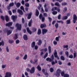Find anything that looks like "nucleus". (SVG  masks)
<instances>
[{
    "instance_id": "obj_1",
    "label": "nucleus",
    "mask_w": 77,
    "mask_h": 77,
    "mask_svg": "<svg viewBox=\"0 0 77 77\" xmlns=\"http://www.w3.org/2000/svg\"><path fill=\"white\" fill-rule=\"evenodd\" d=\"M15 26L17 27V29L18 30H21L22 26L21 24H19L18 23H17L16 24Z\"/></svg>"
},
{
    "instance_id": "obj_2",
    "label": "nucleus",
    "mask_w": 77,
    "mask_h": 77,
    "mask_svg": "<svg viewBox=\"0 0 77 77\" xmlns=\"http://www.w3.org/2000/svg\"><path fill=\"white\" fill-rule=\"evenodd\" d=\"M51 58H49V57H48L46 59V60L47 61H49V62H52V61H53L54 60V55H53V54H52V56H51Z\"/></svg>"
},
{
    "instance_id": "obj_3",
    "label": "nucleus",
    "mask_w": 77,
    "mask_h": 77,
    "mask_svg": "<svg viewBox=\"0 0 77 77\" xmlns=\"http://www.w3.org/2000/svg\"><path fill=\"white\" fill-rule=\"evenodd\" d=\"M76 21H77V15H76V14H74L73 17V21L74 24H75V22H76Z\"/></svg>"
},
{
    "instance_id": "obj_4",
    "label": "nucleus",
    "mask_w": 77,
    "mask_h": 77,
    "mask_svg": "<svg viewBox=\"0 0 77 77\" xmlns=\"http://www.w3.org/2000/svg\"><path fill=\"white\" fill-rule=\"evenodd\" d=\"M48 32V29H43L42 30V34L43 35H44L45 34H46Z\"/></svg>"
},
{
    "instance_id": "obj_5",
    "label": "nucleus",
    "mask_w": 77,
    "mask_h": 77,
    "mask_svg": "<svg viewBox=\"0 0 77 77\" xmlns=\"http://www.w3.org/2000/svg\"><path fill=\"white\" fill-rule=\"evenodd\" d=\"M35 67L33 66L30 70V72L31 74H33L35 72Z\"/></svg>"
},
{
    "instance_id": "obj_6",
    "label": "nucleus",
    "mask_w": 77,
    "mask_h": 77,
    "mask_svg": "<svg viewBox=\"0 0 77 77\" xmlns=\"http://www.w3.org/2000/svg\"><path fill=\"white\" fill-rule=\"evenodd\" d=\"M54 55L55 57L56 58H57V59L58 60L59 59V58L58 57V55H57V51H56V50H55L54 51Z\"/></svg>"
},
{
    "instance_id": "obj_7",
    "label": "nucleus",
    "mask_w": 77,
    "mask_h": 77,
    "mask_svg": "<svg viewBox=\"0 0 77 77\" xmlns=\"http://www.w3.org/2000/svg\"><path fill=\"white\" fill-rule=\"evenodd\" d=\"M12 24H13V23L12 22H8V23H7L6 24V26L8 27H11V26H12Z\"/></svg>"
},
{
    "instance_id": "obj_8",
    "label": "nucleus",
    "mask_w": 77,
    "mask_h": 77,
    "mask_svg": "<svg viewBox=\"0 0 77 77\" xmlns=\"http://www.w3.org/2000/svg\"><path fill=\"white\" fill-rule=\"evenodd\" d=\"M11 77V73L10 72H6L5 77Z\"/></svg>"
},
{
    "instance_id": "obj_9",
    "label": "nucleus",
    "mask_w": 77,
    "mask_h": 77,
    "mask_svg": "<svg viewBox=\"0 0 77 77\" xmlns=\"http://www.w3.org/2000/svg\"><path fill=\"white\" fill-rule=\"evenodd\" d=\"M47 27V25L45 23L42 24L40 25V27L41 29H43V28H45Z\"/></svg>"
},
{
    "instance_id": "obj_10",
    "label": "nucleus",
    "mask_w": 77,
    "mask_h": 77,
    "mask_svg": "<svg viewBox=\"0 0 77 77\" xmlns=\"http://www.w3.org/2000/svg\"><path fill=\"white\" fill-rule=\"evenodd\" d=\"M17 12L20 15H23V11L20 9L17 10Z\"/></svg>"
},
{
    "instance_id": "obj_11",
    "label": "nucleus",
    "mask_w": 77,
    "mask_h": 77,
    "mask_svg": "<svg viewBox=\"0 0 77 77\" xmlns=\"http://www.w3.org/2000/svg\"><path fill=\"white\" fill-rule=\"evenodd\" d=\"M26 30L27 32L30 34V35H32V32L30 30V29H29V28L27 27L26 28Z\"/></svg>"
},
{
    "instance_id": "obj_12",
    "label": "nucleus",
    "mask_w": 77,
    "mask_h": 77,
    "mask_svg": "<svg viewBox=\"0 0 77 77\" xmlns=\"http://www.w3.org/2000/svg\"><path fill=\"white\" fill-rule=\"evenodd\" d=\"M7 34L8 35H9L10 34H11L12 32V30L10 29L9 30H7Z\"/></svg>"
},
{
    "instance_id": "obj_13",
    "label": "nucleus",
    "mask_w": 77,
    "mask_h": 77,
    "mask_svg": "<svg viewBox=\"0 0 77 77\" xmlns=\"http://www.w3.org/2000/svg\"><path fill=\"white\" fill-rule=\"evenodd\" d=\"M23 39L25 41H27L28 40V38L27 37V35H23Z\"/></svg>"
},
{
    "instance_id": "obj_14",
    "label": "nucleus",
    "mask_w": 77,
    "mask_h": 77,
    "mask_svg": "<svg viewBox=\"0 0 77 77\" xmlns=\"http://www.w3.org/2000/svg\"><path fill=\"white\" fill-rule=\"evenodd\" d=\"M48 53L49 54H50L51 53V48L50 46H49L48 47Z\"/></svg>"
},
{
    "instance_id": "obj_15",
    "label": "nucleus",
    "mask_w": 77,
    "mask_h": 77,
    "mask_svg": "<svg viewBox=\"0 0 77 77\" xmlns=\"http://www.w3.org/2000/svg\"><path fill=\"white\" fill-rule=\"evenodd\" d=\"M32 15V13H29L28 14V20H29L30 19V18H31Z\"/></svg>"
},
{
    "instance_id": "obj_16",
    "label": "nucleus",
    "mask_w": 77,
    "mask_h": 77,
    "mask_svg": "<svg viewBox=\"0 0 77 77\" xmlns=\"http://www.w3.org/2000/svg\"><path fill=\"white\" fill-rule=\"evenodd\" d=\"M36 44L35 43V42H33L31 44V47L32 48H34L35 46V45Z\"/></svg>"
},
{
    "instance_id": "obj_17",
    "label": "nucleus",
    "mask_w": 77,
    "mask_h": 77,
    "mask_svg": "<svg viewBox=\"0 0 77 77\" xmlns=\"http://www.w3.org/2000/svg\"><path fill=\"white\" fill-rule=\"evenodd\" d=\"M42 43V40L39 39L38 40V45H41Z\"/></svg>"
},
{
    "instance_id": "obj_18",
    "label": "nucleus",
    "mask_w": 77,
    "mask_h": 77,
    "mask_svg": "<svg viewBox=\"0 0 77 77\" xmlns=\"http://www.w3.org/2000/svg\"><path fill=\"white\" fill-rule=\"evenodd\" d=\"M16 4H15V5H16ZM16 6L17 8H20V6H21V3H20L19 2L17 3V4H16Z\"/></svg>"
},
{
    "instance_id": "obj_19",
    "label": "nucleus",
    "mask_w": 77,
    "mask_h": 77,
    "mask_svg": "<svg viewBox=\"0 0 77 77\" xmlns=\"http://www.w3.org/2000/svg\"><path fill=\"white\" fill-rule=\"evenodd\" d=\"M37 33L38 35H40V34H41V30L40 29H38Z\"/></svg>"
},
{
    "instance_id": "obj_20",
    "label": "nucleus",
    "mask_w": 77,
    "mask_h": 77,
    "mask_svg": "<svg viewBox=\"0 0 77 77\" xmlns=\"http://www.w3.org/2000/svg\"><path fill=\"white\" fill-rule=\"evenodd\" d=\"M35 12H36V16L37 17H38V16L39 15V11H38V10H37V9H36Z\"/></svg>"
},
{
    "instance_id": "obj_21",
    "label": "nucleus",
    "mask_w": 77,
    "mask_h": 77,
    "mask_svg": "<svg viewBox=\"0 0 77 77\" xmlns=\"http://www.w3.org/2000/svg\"><path fill=\"white\" fill-rule=\"evenodd\" d=\"M54 5L55 6H58V7H60V4L58 2H56L55 3Z\"/></svg>"
},
{
    "instance_id": "obj_22",
    "label": "nucleus",
    "mask_w": 77,
    "mask_h": 77,
    "mask_svg": "<svg viewBox=\"0 0 77 77\" xmlns=\"http://www.w3.org/2000/svg\"><path fill=\"white\" fill-rule=\"evenodd\" d=\"M68 19V16H63L62 18L63 20H67Z\"/></svg>"
},
{
    "instance_id": "obj_23",
    "label": "nucleus",
    "mask_w": 77,
    "mask_h": 77,
    "mask_svg": "<svg viewBox=\"0 0 77 77\" xmlns=\"http://www.w3.org/2000/svg\"><path fill=\"white\" fill-rule=\"evenodd\" d=\"M11 18L13 20H15V19H17V17H15L14 15H12L11 16Z\"/></svg>"
},
{
    "instance_id": "obj_24",
    "label": "nucleus",
    "mask_w": 77,
    "mask_h": 77,
    "mask_svg": "<svg viewBox=\"0 0 77 77\" xmlns=\"http://www.w3.org/2000/svg\"><path fill=\"white\" fill-rule=\"evenodd\" d=\"M66 22L67 24H71V19L67 20Z\"/></svg>"
},
{
    "instance_id": "obj_25",
    "label": "nucleus",
    "mask_w": 77,
    "mask_h": 77,
    "mask_svg": "<svg viewBox=\"0 0 77 77\" xmlns=\"http://www.w3.org/2000/svg\"><path fill=\"white\" fill-rule=\"evenodd\" d=\"M37 68L39 71H41V67L39 66V65H38V66L37 67Z\"/></svg>"
},
{
    "instance_id": "obj_26",
    "label": "nucleus",
    "mask_w": 77,
    "mask_h": 77,
    "mask_svg": "<svg viewBox=\"0 0 77 77\" xmlns=\"http://www.w3.org/2000/svg\"><path fill=\"white\" fill-rule=\"evenodd\" d=\"M32 23V20L31 19L30 21H29V22L28 23L29 26V27H31Z\"/></svg>"
},
{
    "instance_id": "obj_27",
    "label": "nucleus",
    "mask_w": 77,
    "mask_h": 77,
    "mask_svg": "<svg viewBox=\"0 0 77 77\" xmlns=\"http://www.w3.org/2000/svg\"><path fill=\"white\" fill-rule=\"evenodd\" d=\"M14 38L15 40H16V39H17L18 38V36L17 34H15L14 36Z\"/></svg>"
},
{
    "instance_id": "obj_28",
    "label": "nucleus",
    "mask_w": 77,
    "mask_h": 77,
    "mask_svg": "<svg viewBox=\"0 0 77 77\" xmlns=\"http://www.w3.org/2000/svg\"><path fill=\"white\" fill-rule=\"evenodd\" d=\"M57 23H61V24H63V21L62 20H57Z\"/></svg>"
},
{
    "instance_id": "obj_29",
    "label": "nucleus",
    "mask_w": 77,
    "mask_h": 77,
    "mask_svg": "<svg viewBox=\"0 0 77 77\" xmlns=\"http://www.w3.org/2000/svg\"><path fill=\"white\" fill-rule=\"evenodd\" d=\"M48 52L46 53L45 55L44 56V59H45L47 57V56H48Z\"/></svg>"
},
{
    "instance_id": "obj_30",
    "label": "nucleus",
    "mask_w": 77,
    "mask_h": 77,
    "mask_svg": "<svg viewBox=\"0 0 77 77\" xmlns=\"http://www.w3.org/2000/svg\"><path fill=\"white\" fill-rule=\"evenodd\" d=\"M32 30L33 32H35L37 30V29L35 27H33Z\"/></svg>"
},
{
    "instance_id": "obj_31",
    "label": "nucleus",
    "mask_w": 77,
    "mask_h": 77,
    "mask_svg": "<svg viewBox=\"0 0 77 77\" xmlns=\"http://www.w3.org/2000/svg\"><path fill=\"white\" fill-rule=\"evenodd\" d=\"M55 26L57 29L59 27V24L57 23H56L55 25Z\"/></svg>"
},
{
    "instance_id": "obj_32",
    "label": "nucleus",
    "mask_w": 77,
    "mask_h": 77,
    "mask_svg": "<svg viewBox=\"0 0 77 77\" xmlns=\"http://www.w3.org/2000/svg\"><path fill=\"white\" fill-rule=\"evenodd\" d=\"M52 14L53 15H56V14H57V11H54L52 12Z\"/></svg>"
},
{
    "instance_id": "obj_33",
    "label": "nucleus",
    "mask_w": 77,
    "mask_h": 77,
    "mask_svg": "<svg viewBox=\"0 0 77 77\" xmlns=\"http://www.w3.org/2000/svg\"><path fill=\"white\" fill-rule=\"evenodd\" d=\"M5 20L7 22H8L9 21V17H8V16H5Z\"/></svg>"
},
{
    "instance_id": "obj_34",
    "label": "nucleus",
    "mask_w": 77,
    "mask_h": 77,
    "mask_svg": "<svg viewBox=\"0 0 77 77\" xmlns=\"http://www.w3.org/2000/svg\"><path fill=\"white\" fill-rule=\"evenodd\" d=\"M55 10H57V7H53L52 8V11H54Z\"/></svg>"
},
{
    "instance_id": "obj_35",
    "label": "nucleus",
    "mask_w": 77,
    "mask_h": 77,
    "mask_svg": "<svg viewBox=\"0 0 77 77\" xmlns=\"http://www.w3.org/2000/svg\"><path fill=\"white\" fill-rule=\"evenodd\" d=\"M27 58V54H25L23 58V59H24V60H26Z\"/></svg>"
},
{
    "instance_id": "obj_36",
    "label": "nucleus",
    "mask_w": 77,
    "mask_h": 77,
    "mask_svg": "<svg viewBox=\"0 0 77 77\" xmlns=\"http://www.w3.org/2000/svg\"><path fill=\"white\" fill-rule=\"evenodd\" d=\"M9 6L10 7H11L12 6H14V2L10 3L9 4Z\"/></svg>"
},
{
    "instance_id": "obj_37",
    "label": "nucleus",
    "mask_w": 77,
    "mask_h": 77,
    "mask_svg": "<svg viewBox=\"0 0 77 77\" xmlns=\"http://www.w3.org/2000/svg\"><path fill=\"white\" fill-rule=\"evenodd\" d=\"M64 77H69V75L67 73H66L64 74Z\"/></svg>"
},
{
    "instance_id": "obj_38",
    "label": "nucleus",
    "mask_w": 77,
    "mask_h": 77,
    "mask_svg": "<svg viewBox=\"0 0 77 77\" xmlns=\"http://www.w3.org/2000/svg\"><path fill=\"white\" fill-rule=\"evenodd\" d=\"M50 71L51 72H54V69L53 68L51 67L50 69Z\"/></svg>"
},
{
    "instance_id": "obj_39",
    "label": "nucleus",
    "mask_w": 77,
    "mask_h": 77,
    "mask_svg": "<svg viewBox=\"0 0 77 77\" xmlns=\"http://www.w3.org/2000/svg\"><path fill=\"white\" fill-rule=\"evenodd\" d=\"M61 59L62 60H65V57L61 55Z\"/></svg>"
},
{
    "instance_id": "obj_40",
    "label": "nucleus",
    "mask_w": 77,
    "mask_h": 77,
    "mask_svg": "<svg viewBox=\"0 0 77 77\" xmlns=\"http://www.w3.org/2000/svg\"><path fill=\"white\" fill-rule=\"evenodd\" d=\"M26 7L29 8V3H26L25 5Z\"/></svg>"
},
{
    "instance_id": "obj_41",
    "label": "nucleus",
    "mask_w": 77,
    "mask_h": 77,
    "mask_svg": "<svg viewBox=\"0 0 77 77\" xmlns=\"http://www.w3.org/2000/svg\"><path fill=\"white\" fill-rule=\"evenodd\" d=\"M65 53L67 57H68L69 56V53L68 51H66L65 52Z\"/></svg>"
},
{
    "instance_id": "obj_42",
    "label": "nucleus",
    "mask_w": 77,
    "mask_h": 77,
    "mask_svg": "<svg viewBox=\"0 0 77 77\" xmlns=\"http://www.w3.org/2000/svg\"><path fill=\"white\" fill-rule=\"evenodd\" d=\"M5 44L4 43V42L3 41H2V42H0V46H1V45H2V46H4Z\"/></svg>"
},
{
    "instance_id": "obj_43",
    "label": "nucleus",
    "mask_w": 77,
    "mask_h": 77,
    "mask_svg": "<svg viewBox=\"0 0 77 77\" xmlns=\"http://www.w3.org/2000/svg\"><path fill=\"white\" fill-rule=\"evenodd\" d=\"M61 74L62 77H63L64 76V75L65 74V72H62L61 73Z\"/></svg>"
},
{
    "instance_id": "obj_44",
    "label": "nucleus",
    "mask_w": 77,
    "mask_h": 77,
    "mask_svg": "<svg viewBox=\"0 0 77 77\" xmlns=\"http://www.w3.org/2000/svg\"><path fill=\"white\" fill-rule=\"evenodd\" d=\"M9 42L10 44H12V43L14 42V40H9Z\"/></svg>"
},
{
    "instance_id": "obj_45",
    "label": "nucleus",
    "mask_w": 77,
    "mask_h": 77,
    "mask_svg": "<svg viewBox=\"0 0 77 77\" xmlns=\"http://www.w3.org/2000/svg\"><path fill=\"white\" fill-rule=\"evenodd\" d=\"M57 18L58 20H60V18H61V14H59Z\"/></svg>"
},
{
    "instance_id": "obj_46",
    "label": "nucleus",
    "mask_w": 77,
    "mask_h": 77,
    "mask_svg": "<svg viewBox=\"0 0 77 77\" xmlns=\"http://www.w3.org/2000/svg\"><path fill=\"white\" fill-rule=\"evenodd\" d=\"M48 19L50 23H51V21H52V19L50 18V17H48Z\"/></svg>"
},
{
    "instance_id": "obj_47",
    "label": "nucleus",
    "mask_w": 77,
    "mask_h": 77,
    "mask_svg": "<svg viewBox=\"0 0 77 77\" xmlns=\"http://www.w3.org/2000/svg\"><path fill=\"white\" fill-rule=\"evenodd\" d=\"M42 14H40L39 15V18L40 20L42 18Z\"/></svg>"
},
{
    "instance_id": "obj_48",
    "label": "nucleus",
    "mask_w": 77,
    "mask_h": 77,
    "mask_svg": "<svg viewBox=\"0 0 77 77\" xmlns=\"http://www.w3.org/2000/svg\"><path fill=\"white\" fill-rule=\"evenodd\" d=\"M69 57L70 59H72L73 58V55L72 54H71L69 56Z\"/></svg>"
},
{
    "instance_id": "obj_49",
    "label": "nucleus",
    "mask_w": 77,
    "mask_h": 77,
    "mask_svg": "<svg viewBox=\"0 0 77 77\" xmlns=\"http://www.w3.org/2000/svg\"><path fill=\"white\" fill-rule=\"evenodd\" d=\"M44 74L47 77H48V73L45 72L44 73Z\"/></svg>"
},
{
    "instance_id": "obj_50",
    "label": "nucleus",
    "mask_w": 77,
    "mask_h": 77,
    "mask_svg": "<svg viewBox=\"0 0 77 77\" xmlns=\"http://www.w3.org/2000/svg\"><path fill=\"white\" fill-rule=\"evenodd\" d=\"M66 5H67V3L66 2H63L62 3V6H65Z\"/></svg>"
},
{
    "instance_id": "obj_51",
    "label": "nucleus",
    "mask_w": 77,
    "mask_h": 77,
    "mask_svg": "<svg viewBox=\"0 0 77 77\" xmlns=\"http://www.w3.org/2000/svg\"><path fill=\"white\" fill-rule=\"evenodd\" d=\"M22 22L23 24H24V23L25 22V20H24V18H22Z\"/></svg>"
},
{
    "instance_id": "obj_52",
    "label": "nucleus",
    "mask_w": 77,
    "mask_h": 77,
    "mask_svg": "<svg viewBox=\"0 0 77 77\" xmlns=\"http://www.w3.org/2000/svg\"><path fill=\"white\" fill-rule=\"evenodd\" d=\"M57 72L58 73H59L60 74V73L61 72V70L59 69H58L57 71Z\"/></svg>"
},
{
    "instance_id": "obj_53",
    "label": "nucleus",
    "mask_w": 77,
    "mask_h": 77,
    "mask_svg": "<svg viewBox=\"0 0 77 77\" xmlns=\"http://www.w3.org/2000/svg\"><path fill=\"white\" fill-rule=\"evenodd\" d=\"M12 12L13 14H15V13H16L17 12V10L15 9L13 10Z\"/></svg>"
},
{
    "instance_id": "obj_54",
    "label": "nucleus",
    "mask_w": 77,
    "mask_h": 77,
    "mask_svg": "<svg viewBox=\"0 0 77 77\" xmlns=\"http://www.w3.org/2000/svg\"><path fill=\"white\" fill-rule=\"evenodd\" d=\"M45 20V18H44V17H42V22H44Z\"/></svg>"
},
{
    "instance_id": "obj_55",
    "label": "nucleus",
    "mask_w": 77,
    "mask_h": 77,
    "mask_svg": "<svg viewBox=\"0 0 77 77\" xmlns=\"http://www.w3.org/2000/svg\"><path fill=\"white\" fill-rule=\"evenodd\" d=\"M25 3V2H24V1L23 0H22L21 2V4H22V5H24Z\"/></svg>"
},
{
    "instance_id": "obj_56",
    "label": "nucleus",
    "mask_w": 77,
    "mask_h": 77,
    "mask_svg": "<svg viewBox=\"0 0 77 77\" xmlns=\"http://www.w3.org/2000/svg\"><path fill=\"white\" fill-rule=\"evenodd\" d=\"M53 44L54 45H57V42L56 41H53Z\"/></svg>"
},
{
    "instance_id": "obj_57",
    "label": "nucleus",
    "mask_w": 77,
    "mask_h": 77,
    "mask_svg": "<svg viewBox=\"0 0 77 77\" xmlns=\"http://www.w3.org/2000/svg\"><path fill=\"white\" fill-rule=\"evenodd\" d=\"M58 62L59 65H61L62 64V62L60 61V60L58 61Z\"/></svg>"
},
{
    "instance_id": "obj_58",
    "label": "nucleus",
    "mask_w": 77,
    "mask_h": 77,
    "mask_svg": "<svg viewBox=\"0 0 77 77\" xmlns=\"http://www.w3.org/2000/svg\"><path fill=\"white\" fill-rule=\"evenodd\" d=\"M18 43H20V40H19L17 39L16 41V44H18Z\"/></svg>"
},
{
    "instance_id": "obj_59",
    "label": "nucleus",
    "mask_w": 77,
    "mask_h": 77,
    "mask_svg": "<svg viewBox=\"0 0 77 77\" xmlns=\"http://www.w3.org/2000/svg\"><path fill=\"white\" fill-rule=\"evenodd\" d=\"M6 67V65H2V68H5Z\"/></svg>"
},
{
    "instance_id": "obj_60",
    "label": "nucleus",
    "mask_w": 77,
    "mask_h": 77,
    "mask_svg": "<svg viewBox=\"0 0 77 77\" xmlns=\"http://www.w3.org/2000/svg\"><path fill=\"white\" fill-rule=\"evenodd\" d=\"M56 75L57 77H59L60 76V73H59L57 72L56 74Z\"/></svg>"
},
{
    "instance_id": "obj_61",
    "label": "nucleus",
    "mask_w": 77,
    "mask_h": 77,
    "mask_svg": "<svg viewBox=\"0 0 77 77\" xmlns=\"http://www.w3.org/2000/svg\"><path fill=\"white\" fill-rule=\"evenodd\" d=\"M1 18L2 20H5V17H3V16H1Z\"/></svg>"
},
{
    "instance_id": "obj_62",
    "label": "nucleus",
    "mask_w": 77,
    "mask_h": 77,
    "mask_svg": "<svg viewBox=\"0 0 77 77\" xmlns=\"http://www.w3.org/2000/svg\"><path fill=\"white\" fill-rule=\"evenodd\" d=\"M56 20L53 21L52 23V25H54L56 23Z\"/></svg>"
},
{
    "instance_id": "obj_63",
    "label": "nucleus",
    "mask_w": 77,
    "mask_h": 77,
    "mask_svg": "<svg viewBox=\"0 0 77 77\" xmlns=\"http://www.w3.org/2000/svg\"><path fill=\"white\" fill-rule=\"evenodd\" d=\"M7 9H8V10H10V9H11V7L9 5V6H8L7 7Z\"/></svg>"
},
{
    "instance_id": "obj_64",
    "label": "nucleus",
    "mask_w": 77,
    "mask_h": 77,
    "mask_svg": "<svg viewBox=\"0 0 77 77\" xmlns=\"http://www.w3.org/2000/svg\"><path fill=\"white\" fill-rule=\"evenodd\" d=\"M63 47V48H67V47H68V46L67 45H64Z\"/></svg>"
}]
</instances>
